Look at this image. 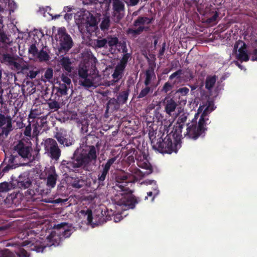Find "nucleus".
<instances>
[{"label": "nucleus", "mask_w": 257, "mask_h": 257, "mask_svg": "<svg viewBox=\"0 0 257 257\" xmlns=\"http://www.w3.org/2000/svg\"><path fill=\"white\" fill-rule=\"evenodd\" d=\"M98 150L93 145H86L83 148H77L72 156L63 160L59 169L64 176L71 173H78L79 170L90 172L96 162Z\"/></svg>", "instance_id": "1"}, {"label": "nucleus", "mask_w": 257, "mask_h": 257, "mask_svg": "<svg viewBox=\"0 0 257 257\" xmlns=\"http://www.w3.org/2000/svg\"><path fill=\"white\" fill-rule=\"evenodd\" d=\"M54 228L56 230L51 232L47 237L49 243H42L39 241L32 242L31 241L25 240L23 241V245L27 246L30 250L37 252H43L47 248H50L52 246L56 247L60 245L63 237H69L72 233L71 229L67 228V223L65 222L55 225Z\"/></svg>", "instance_id": "2"}, {"label": "nucleus", "mask_w": 257, "mask_h": 257, "mask_svg": "<svg viewBox=\"0 0 257 257\" xmlns=\"http://www.w3.org/2000/svg\"><path fill=\"white\" fill-rule=\"evenodd\" d=\"M116 187L117 190L123 192L121 197L115 200V204L122 206L124 210L134 209L135 206L140 202L136 197L132 195V191L128 186L130 181L128 180V175L123 174L119 175L116 177Z\"/></svg>", "instance_id": "3"}, {"label": "nucleus", "mask_w": 257, "mask_h": 257, "mask_svg": "<svg viewBox=\"0 0 257 257\" xmlns=\"http://www.w3.org/2000/svg\"><path fill=\"white\" fill-rule=\"evenodd\" d=\"M213 110L208 106L201 114L198 123L187 124V132L185 136L189 139L197 140L199 137L205 136L206 131L207 130L206 125L210 123L208 114Z\"/></svg>", "instance_id": "4"}, {"label": "nucleus", "mask_w": 257, "mask_h": 257, "mask_svg": "<svg viewBox=\"0 0 257 257\" xmlns=\"http://www.w3.org/2000/svg\"><path fill=\"white\" fill-rule=\"evenodd\" d=\"M170 137L171 136L160 131L157 135V140L152 142L153 149L162 154L177 153L179 148L177 142H174Z\"/></svg>", "instance_id": "5"}, {"label": "nucleus", "mask_w": 257, "mask_h": 257, "mask_svg": "<svg viewBox=\"0 0 257 257\" xmlns=\"http://www.w3.org/2000/svg\"><path fill=\"white\" fill-rule=\"evenodd\" d=\"M20 57L14 53L5 52L1 54L0 60L2 63L9 66L12 70L18 73L26 74L30 68V65L20 61Z\"/></svg>", "instance_id": "6"}, {"label": "nucleus", "mask_w": 257, "mask_h": 257, "mask_svg": "<svg viewBox=\"0 0 257 257\" xmlns=\"http://www.w3.org/2000/svg\"><path fill=\"white\" fill-rule=\"evenodd\" d=\"M54 38L58 42V50L60 54H66L73 46L72 39L65 27L58 28Z\"/></svg>", "instance_id": "7"}, {"label": "nucleus", "mask_w": 257, "mask_h": 257, "mask_svg": "<svg viewBox=\"0 0 257 257\" xmlns=\"http://www.w3.org/2000/svg\"><path fill=\"white\" fill-rule=\"evenodd\" d=\"M153 18L139 16L134 22L133 25L138 27L136 29L128 28L126 34L133 38H136L141 35L143 31L148 32L150 30V26H145V25H149L152 23Z\"/></svg>", "instance_id": "8"}, {"label": "nucleus", "mask_w": 257, "mask_h": 257, "mask_svg": "<svg viewBox=\"0 0 257 257\" xmlns=\"http://www.w3.org/2000/svg\"><path fill=\"white\" fill-rule=\"evenodd\" d=\"M14 150L24 159L31 160V152L33 150L32 143L29 140L22 139L14 146Z\"/></svg>", "instance_id": "9"}, {"label": "nucleus", "mask_w": 257, "mask_h": 257, "mask_svg": "<svg viewBox=\"0 0 257 257\" xmlns=\"http://www.w3.org/2000/svg\"><path fill=\"white\" fill-rule=\"evenodd\" d=\"M44 149L52 160L57 161L59 159L61 155V150L54 139H47L44 143Z\"/></svg>", "instance_id": "10"}, {"label": "nucleus", "mask_w": 257, "mask_h": 257, "mask_svg": "<svg viewBox=\"0 0 257 257\" xmlns=\"http://www.w3.org/2000/svg\"><path fill=\"white\" fill-rule=\"evenodd\" d=\"M112 10V20L115 23L118 24L124 16V4L121 0H113Z\"/></svg>", "instance_id": "11"}, {"label": "nucleus", "mask_w": 257, "mask_h": 257, "mask_svg": "<svg viewBox=\"0 0 257 257\" xmlns=\"http://www.w3.org/2000/svg\"><path fill=\"white\" fill-rule=\"evenodd\" d=\"M0 128L2 130V134L7 137L13 130L12 119L11 116H6L0 113Z\"/></svg>", "instance_id": "12"}, {"label": "nucleus", "mask_w": 257, "mask_h": 257, "mask_svg": "<svg viewBox=\"0 0 257 257\" xmlns=\"http://www.w3.org/2000/svg\"><path fill=\"white\" fill-rule=\"evenodd\" d=\"M54 138L64 147H69L73 144V138L64 130L61 129L54 135Z\"/></svg>", "instance_id": "13"}, {"label": "nucleus", "mask_w": 257, "mask_h": 257, "mask_svg": "<svg viewBox=\"0 0 257 257\" xmlns=\"http://www.w3.org/2000/svg\"><path fill=\"white\" fill-rule=\"evenodd\" d=\"M163 103L165 112L169 116H171L178 105L176 101L173 98L166 97Z\"/></svg>", "instance_id": "14"}, {"label": "nucleus", "mask_w": 257, "mask_h": 257, "mask_svg": "<svg viewBox=\"0 0 257 257\" xmlns=\"http://www.w3.org/2000/svg\"><path fill=\"white\" fill-rule=\"evenodd\" d=\"M16 182L17 186L21 189L28 188L32 184L31 179L27 173L21 174L16 180Z\"/></svg>", "instance_id": "15"}, {"label": "nucleus", "mask_w": 257, "mask_h": 257, "mask_svg": "<svg viewBox=\"0 0 257 257\" xmlns=\"http://www.w3.org/2000/svg\"><path fill=\"white\" fill-rule=\"evenodd\" d=\"M145 78L144 82L145 85L153 86V87H155L154 81L156 79V77L153 66H149L145 71Z\"/></svg>", "instance_id": "16"}, {"label": "nucleus", "mask_w": 257, "mask_h": 257, "mask_svg": "<svg viewBox=\"0 0 257 257\" xmlns=\"http://www.w3.org/2000/svg\"><path fill=\"white\" fill-rule=\"evenodd\" d=\"M148 156L145 153L136 156L137 163L140 168L147 170H152V166L148 159Z\"/></svg>", "instance_id": "17"}, {"label": "nucleus", "mask_w": 257, "mask_h": 257, "mask_svg": "<svg viewBox=\"0 0 257 257\" xmlns=\"http://www.w3.org/2000/svg\"><path fill=\"white\" fill-rule=\"evenodd\" d=\"M58 177V175L54 167L51 168L48 172L46 178V185L47 187L49 189L54 188L56 186Z\"/></svg>", "instance_id": "18"}, {"label": "nucleus", "mask_w": 257, "mask_h": 257, "mask_svg": "<svg viewBox=\"0 0 257 257\" xmlns=\"http://www.w3.org/2000/svg\"><path fill=\"white\" fill-rule=\"evenodd\" d=\"M182 128V126L181 124H176L174 126L171 133L168 134V131H167L166 134L168 136H171L170 138L174 142L176 141L177 142L179 147H180V140Z\"/></svg>", "instance_id": "19"}, {"label": "nucleus", "mask_w": 257, "mask_h": 257, "mask_svg": "<svg viewBox=\"0 0 257 257\" xmlns=\"http://www.w3.org/2000/svg\"><path fill=\"white\" fill-rule=\"evenodd\" d=\"M130 92V89L128 86L127 88L121 89L116 94L115 96L117 100L121 106L126 103Z\"/></svg>", "instance_id": "20"}, {"label": "nucleus", "mask_w": 257, "mask_h": 257, "mask_svg": "<svg viewBox=\"0 0 257 257\" xmlns=\"http://www.w3.org/2000/svg\"><path fill=\"white\" fill-rule=\"evenodd\" d=\"M147 132H148L149 139L151 141V144L152 146V142L155 140H157V127L153 122H148L147 123Z\"/></svg>", "instance_id": "21"}, {"label": "nucleus", "mask_w": 257, "mask_h": 257, "mask_svg": "<svg viewBox=\"0 0 257 257\" xmlns=\"http://www.w3.org/2000/svg\"><path fill=\"white\" fill-rule=\"evenodd\" d=\"M236 59L242 62L243 61L246 62L249 60V56L247 54L246 50V45L245 44L240 47L238 50V54L236 55Z\"/></svg>", "instance_id": "22"}, {"label": "nucleus", "mask_w": 257, "mask_h": 257, "mask_svg": "<svg viewBox=\"0 0 257 257\" xmlns=\"http://www.w3.org/2000/svg\"><path fill=\"white\" fill-rule=\"evenodd\" d=\"M71 181L70 184L71 186L76 189H80L84 187L85 184V180L82 178V177H71Z\"/></svg>", "instance_id": "23"}, {"label": "nucleus", "mask_w": 257, "mask_h": 257, "mask_svg": "<svg viewBox=\"0 0 257 257\" xmlns=\"http://www.w3.org/2000/svg\"><path fill=\"white\" fill-rule=\"evenodd\" d=\"M125 68V67L118 64L116 65L114 69V71L112 74V76L115 82L119 81L122 78Z\"/></svg>", "instance_id": "24"}, {"label": "nucleus", "mask_w": 257, "mask_h": 257, "mask_svg": "<svg viewBox=\"0 0 257 257\" xmlns=\"http://www.w3.org/2000/svg\"><path fill=\"white\" fill-rule=\"evenodd\" d=\"M60 62L62 67L65 71L68 73L72 72L73 69L72 62L68 57H63Z\"/></svg>", "instance_id": "25"}, {"label": "nucleus", "mask_w": 257, "mask_h": 257, "mask_svg": "<svg viewBox=\"0 0 257 257\" xmlns=\"http://www.w3.org/2000/svg\"><path fill=\"white\" fill-rule=\"evenodd\" d=\"M108 175V172L103 170H101L97 175L98 188H101L106 185V179Z\"/></svg>", "instance_id": "26"}, {"label": "nucleus", "mask_w": 257, "mask_h": 257, "mask_svg": "<svg viewBox=\"0 0 257 257\" xmlns=\"http://www.w3.org/2000/svg\"><path fill=\"white\" fill-rule=\"evenodd\" d=\"M10 43V39L4 30H0V49L5 48Z\"/></svg>", "instance_id": "27"}, {"label": "nucleus", "mask_w": 257, "mask_h": 257, "mask_svg": "<svg viewBox=\"0 0 257 257\" xmlns=\"http://www.w3.org/2000/svg\"><path fill=\"white\" fill-rule=\"evenodd\" d=\"M110 16L107 14L103 15L102 21L100 24V28L103 31L108 30L110 26Z\"/></svg>", "instance_id": "28"}, {"label": "nucleus", "mask_w": 257, "mask_h": 257, "mask_svg": "<svg viewBox=\"0 0 257 257\" xmlns=\"http://www.w3.org/2000/svg\"><path fill=\"white\" fill-rule=\"evenodd\" d=\"M120 106L121 105L117 100L116 98H110L107 103L106 111H108L109 108H110L112 110H117L119 108Z\"/></svg>", "instance_id": "29"}, {"label": "nucleus", "mask_w": 257, "mask_h": 257, "mask_svg": "<svg viewBox=\"0 0 257 257\" xmlns=\"http://www.w3.org/2000/svg\"><path fill=\"white\" fill-rule=\"evenodd\" d=\"M47 123L46 121H44L43 119L40 120L39 121H37L33 125V134L35 136H37L40 132L42 130V127Z\"/></svg>", "instance_id": "30"}, {"label": "nucleus", "mask_w": 257, "mask_h": 257, "mask_svg": "<svg viewBox=\"0 0 257 257\" xmlns=\"http://www.w3.org/2000/svg\"><path fill=\"white\" fill-rule=\"evenodd\" d=\"M69 87L66 85V84L59 83V86L57 88V92L55 95H57L59 98L63 95L67 94V91Z\"/></svg>", "instance_id": "31"}, {"label": "nucleus", "mask_w": 257, "mask_h": 257, "mask_svg": "<svg viewBox=\"0 0 257 257\" xmlns=\"http://www.w3.org/2000/svg\"><path fill=\"white\" fill-rule=\"evenodd\" d=\"M154 88L153 86H145V87L141 90L137 97L142 98L147 96L150 93L153 92Z\"/></svg>", "instance_id": "32"}, {"label": "nucleus", "mask_w": 257, "mask_h": 257, "mask_svg": "<svg viewBox=\"0 0 257 257\" xmlns=\"http://www.w3.org/2000/svg\"><path fill=\"white\" fill-rule=\"evenodd\" d=\"M189 92V89L187 87H184L180 88L177 89L174 93V97L178 98L179 99H181V96H186Z\"/></svg>", "instance_id": "33"}, {"label": "nucleus", "mask_w": 257, "mask_h": 257, "mask_svg": "<svg viewBox=\"0 0 257 257\" xmlns=\"http://www.w3.org/2000/svg\"><path fill=\"white\" fill-rule=\"evenodd\" d=\"M37 56L40 62H47L50 59L49 55L46 51H44L43 49L40 50Z\"/></svg>", "instance_id": "34"}, {"label": "nucleus", "mask_w": 257, "mask_h": 257, "mask_svg": "<svg viewBox=\"0 0 257 257\" xmlns=\"http://www.w3.org/2000/svg\"><path fill=\"white\" fill-rule=\"evenodd\" d=\"M78 75L82 78L88 77V69L86 64H83L80 65L78 68Z\"/></svg>", "instance_id": "35"}, {"label": "nucleus", "mask_w": 257, "mask_h": 257, "mask_svg": "<svg viewBox=\"0 0 257 257\" xmlns=\"http://www.w3.org/2000/svg\"><path fill=\"white\" fill-rule=\"evenodd\" d=\"M97 24V22L96 18L93 15H91L89 17H87L85 26L86 30L88 31V28L89 27H95Z\"/></svg>", "instance_id": "36"}, {"label": "nucleus", "mask_w": 257, "mask_h": 257, "mask_svg": "<svg viewBox=\"0 0 257 257\" xmlns=\"http://www.w3.org/2000/svg\"><path fill=\"white\" fill-rule=\"evenodd\" d=\"M56 97L55 96L54 99H50L48 102V104L50 109L54 111H57L60 108V103L56 100Z\"/></svg>", "instance_id": "37"}, {"label": "nucleus", "mask_w": 257, "mask_h": 257, "mask_svg": "<svg viewBox=\"0 0 257 257\" xmlns=\"http://www.w3.org/2000/svg\"><path fill=\"white\" fill-rule=\"evenodd\" d=\"M216 77L215 76L208 77L205 82V87L208 90H210L214 86L216 82Z\"/></svg>", "instance_id": "38"}, {"label": "nucleus", "mask_w": 257, "mask_h": 257, "mask_svg": "<svg viewBox=\"0 0 257 257\" xmlns=\"http://www.w3.org/2000/svg\"><path fill=\"white\" fill-rule=\"evenodd\" d=\"M131 53H125L123 55L122 57L120 59L119 63H118V64L123 66L124 67H126L127 62L128 61L129 59H131Z\"/></svg>", "instance_id": "39"}, {"label": "nucleus", "mask_w": 257, "mask_h": 257, "mask_svg": "<svg viewBox=\"0 0 257 257\" xmlns=\"http://www.w3.org/2000/svg\"><path fill=\"white\" fill-rule=\"evenodd\" d=\"M116 159V157H112L109 159L104 165H102V170L109 172L111 166L114 163Z\"/></svg>", "instance_id": "40"}, {"label": "nucleus", "mask_w": 257, "mask_h": 257, "mask_svg": "<svg viewBox=\"0 0 257 257\" xmlns=\"http://www.w3.org/2000/svg\"><path fill=\"white\" fill-rule=\"evenodd\" d=\"M17 164H7L4 165L2 164L0 166V169L2 171V172L3 173H5L8 172L9 170L16 168Z\"/></svg>", "instance_id": "41"}, {"label": "nucleus", "mask_w": 257, "mask_h": 257, "mask_svg": "<svg viewBox=\"0 0 257 257\" xmlns=\"http://www.w3.org/2000/svg\"><path fill=\"white\" fill-rule=\"evenodd\" d=\"M84 80L83 81H79L80 84L85 87L90 88L93 86V82L90 79L86 78H83Z\"/></svg>", "instance_id": "42"}, {"label": "nucleus", "mask_w": 257, "mask_h": 257, "mask_svg": "<svg viewBox=\"0 0 257 257\" xmlns=\"http://www.w3.org/2000/svg\"><path fill=\"white\" fill-rule=\"evenodd\" d=\"M12 187V184L8 182H3L0 184V192H5L10 190Z\"/></svg>", "instance_id": "43"}, {"label": "nucleus", "mask_w": 257, "mask_h": 257, "mask_svg": "<svg viewBox=\"0 0 257 257\" xmlns=\"http://www.w3.org/2000/svg\"><path fill=\"white\" fill-rule=\"evenodd\" d=\"M218 17V14L217 12H215L212 17L206 19V23L210 25H215Z\"/></svg>", "instance_id": "44"}, {"label": "nucleus", "mask_w": 257, "mask_h": 257, "mask_svg": "<svg viewBox=\"0 0 257 257\" xmlns=\"http://www.w3.org/2000/svg\"><path fill=\"white\" fill-rule=\"evenodd\" d=\"M107 45V39L102 38L100 39H97L96 41L95 46L96 47L101 48L102 47H106Z\"/></svg>", "instance_id": "45"}, {"label": "nucleus", "mask_w": 257, "mask_h": 257, "mask_svg": "<svg viewBox=\"0 0 257 257\" xmlns=\"http://www.w3.org/2000/svg\"><path fill=\"white\" fill-rule=\"evenodd\" d=\"M30 66V69L28 70H29V73H27V76L31 79H33L35 78H36V76L39 74L40 70L38 69H37L36 70H30L31 68H32V66L31 65Z\"/></svg>", "instance_id": "46"}, {"label": "nucleus", "mask_w": 257, "mask_h": 257, "mask_svg": "<svg viewBox=\"0 0 257 257\" xmlns=\"http://www.w3.org/2000/svg\"><path fill=\"white\" fill-rule=\"evenodd\" d=\"M8 1V8L10 13L14 12L17 8V4L14 0H7Z\"/></svg>", "instance_id": "47"}, {"label": "nucleus", "mask_w": 257, "mask_h": 257, "mask_svg": "<svg viewBox=\"0 0 257 257\" xmlns=\"http://www.w3.org/2000/svg\"><path fill=\"white\" fill-rule=\"evenodd\" d=\"M118 42V40L117 37H108L107 39V44L110 47L115 46Z\"/></svg>", "instance_id": "48"}, {"label": "nucleus", "mask_w": 257, "mask_h": 257, "mask_svg": "<svg viewBox=\"0 0 257 257\" xmlns=\"http://www.w3.org/2000/svg\"><path fill=\"white\" fill-rule=\"evenodd\" d=\"M159 191L157 189H154V192L149 191L147 192V196L145 197V200H147L148 197H152L151 201H153L155 197L159 194Z\"/></svg>", "instance_id": "49"}, {"label": "nucleus", "mask_w": 257, "mask_h": 257, "mask_svg": "<svg viewBox=\"0 0 257 257\" xmlns=\"http://www.w3.org/2000/svg\"><path fill=\"white\" fill-rule=\"evenodd\" d=\"M29 53L32 54L33 56H37L38 53V49H37L35 44H32L29 48Z\"/></svg>", "instance_id": "50"}, {"label": "nucleus", "mask_w": 257, "mask_h": 257, "mask_svg": "<svg viewBox=\"0 0 257 257\" xmlns=\"http://www.w3.org/2000/svg\"><path fill=\"white\" fill-rule=\"evenodd\" d=\"M17 199L16 195L11 194L8 196L6 199L4 200L6 203H9L10 204H16V200Z\"/></svg>", "instance_id": "51"}, {"label": "nucleus", "mask_w": 257, "mask_h": 257, "mask_svg": "<svg viewBox=\"0 0 257 257\" xmlns=\"http://www.w3.org/2000/svg\"><path fill=\"white\" fill-rule=\"evenodd\" d=\"M174 86V84H171L169 81L166 82L162 88V91L165 93H167L168 91L172 90Z\"/></svg>", "instance_id": "52"}, {"label": "nucleus", "mask_w": 257, "mask_h": 257, "mask_svg": "<svg viewBox=\"0 0 257 257\" xmlns=\"http://www.w3.org/2000/svg\"><path fill=\"white\" fill-rule=\"evenodd\" d=\"M14 254L8 249L0 252V257H14Z\"/></svg>", "instance_id": "53"}, {"label": "nucleus", "mask_w": 257, "mask_h": 257, "mask_svg": "<svg viewBox=\"0 0 257 257\" xmlns=\"http://www.w3.org/2000/svg\"><path fill=\"white\" fill-rule=\"evenodd\" d=\"M16 253L19 257H29L30 256V254L23 248H20Z\"/></svg>", "instance_id": "54"}, {"label": "nucleus", "mask_w": 257, "mask_h": 257, "mask_svg": "<svg viewBox=\"0 0 257 257\" xmlns=\"http://www.w3.org/2000/svg\"><path fill=\"white\" fill-rule=\"evenodd\" d=\"M187 119V116L185 114H182L178 117L176 124H181L183 127L184 123L186 121Z\"/></svg>", "instance_id": "55"}, {"label": "nucleus", "mask_w": 257, "mask_h": 257, "mask_svg": "<svg viewBox=\"0 0 257 257\" xmlns=\"http://www.w3.org/2000/svg\"><path fill=\"white\" fill-rule=\"evenodd\" d=\"M53 71L52 68H48L45 72V78H46L48 80H49L53 78Z\"/></svg>", "instance_id": "56"}, {"label": "nucleus", "mask_w": 257, "mask_h": 257, "mask_svg": "<svg viewBox=\"0 0 257 257\" xmlns=\"http://www.w3.org/2000/svg\"><path fill=\"white\" fill-rule=\"evenodd\" d=\"M61 80L63 82V84H66V85L70 86L71 83V80L67 75L62 74L61 76Z\"/></svg>", "instance_id": "57"}, {"label": "nucleus", "mask_w": 257, "mask_h": 257, "mask_svg": "<svg viewBox=\"0 0 257 257\" xmlns=\"http://www.w3.org/2000/svg\"><path fill=\"white\" fill-rule=\"evenodd\" d=\"M182 74V70L181 69H179L177 71L175 72L174 73H172L170 76H169V79L172 80L175 77L179 78L180 76Z\"/></svg>", "instance_id": "58"}, {"label": "nucleus", "mask_w": 257, "mask_h": 257, "mask_svg": "<svg viewBox=\"0 0 257 257\" xmlns=\"http://www.w3.org/2000/svg\"><path fill=\"white\" fill-rule=\"evenodd\" d=\"M31 123L29 124L25 127L24 131V135L27 137H31Z\"/></svg>", "instance_id": "59"}, {"label": "nucleus", "mask_w": 257, "mask_h": 257, "mask_svg": "<svg viewBox=\"0 0 257 257\" xmlns=\"http://www.w3.org/2000/svg\"><path fill=\"white\" fill-rule=\"evenodd\" d=\"M86 214L87 215V220L88 221V222L89 223H91L92 222V219H93L92 213L91 210L88 209L86 210Z\"/></svg>", "instance_id": "60"}, {"label": "nucleus", "mask_w": 257, "mask_h": 257, "mask_svg": "<svg viewBox=\"0 0 257 257\" xmlns=\"http://www.w3.org/2000/svg\"><path fill=\"white\" fill-rule=\"evenodd\" d=\"M0 13H4L7 3V0H0Z\"/></svg>", "instance_id": "61"}, {"label": "nucleus", "mask_w": 257, "mask_h": 257, "mask_svg": "<svg viewBox=\"0 0 257 257\" xmlns=\"http://www.w3.org/2000/svg\"><path fill=\"white\" fill-rule=\"evenodd\" d=\"M17 158V157L14 155H11L10 156L9 158L8 159V164H15V163L16 162V159Z\"/></svg>", "instance_id": "62"}, {"label": "nucleus", "mask_w": 257, "mask_h": 257, "mask_svg": "<svg viewBox=\"0 0 257 257\" xmlns=\"http://www.w3.org/2000/svg\"><path fill=\"white\" fill-rule=\"evenodd\" d=\"M165 47H166V43H163L162 44V47L161 49L160 50L159 52V56H162L164 54L165 51Z\"/></svg>", "instance_id": "63"}, {"label": "nucleus", "mask_w": 257, "mask_h": 257, "mask_svg": "<svg viewBox=\"0 0 257 257\" xmlns=\"http://www.w3.org/2000/svg\"><path fill=\"white\" fill-rule=\"evenodd\" d=\"M252 61H257V53H255L254 50H253L251 57Z\"/></svg>", "instance_id": "64"}]
</instances>
